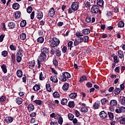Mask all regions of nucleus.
I'll return each mask as SVG.
<instances>
[{
	"label": "nucleus",
	"mask_w": 125,
	"mask_h": 125,
	"mask_svg": "<svg viewBox=\"0 0 125 125\" xmlns=\"http://www.w3.org/2000/svg\"><path fill=\"white\" fill-rule=\"evenodd\" d=\"M74 115L71 113H69L68 115V118L69 120H70V121H73V120L74 119Z\"/></svg>",
	"instance_id": "obj_48"
},
{
	"label": "nucleus",
	"mask_w": 125,
	"mask_h": 125,
	"mask_svg": "<svg viewBox=\"0 0 125 125\" xmlns=\"http://www.w3.org/2000/svg\"><path fill=\"white\" fill-rule=\"evenodd\" d=\"M121 125H125V118L122 117L121 121H120Z\"/></svg>",
	"instance_id": "obj_63"
},
{
	"label": "nucleus",
	"mask_w": 125,
	"mask_h": 125,
	"mask_svg": "<svg viewBox=\"0 0 125 125\" xmlns=\"http://www.w3.org/2000/svg\"><path fill=\"white\" fill-rule=\"evenodd\" d=\"M55 54L58 57H60V56H61V51L59 50H57L56 51Z\"/></svg>",
	"instance_id": "obj_47"
},
{
	"label": "nucleus",
	"mask_w": 125,
	"mask_h": 125,
	"mask_svg": "<svg viewBox=\"0 0 125 125\" xmlns=\"http://www.w3.org/2000/svg\"><path fill=\"white\" fill-rule=\"evenodd\" d=\"M71 7L74 11H77L79 9V2H73L72 3Z\"/></svg>",
	"instance_id": "obj_4"
},
{
	"label": "nucleus",
	"mask_w": 125,
	"mask_h": 125,
	"mask_svg": "<svg viewBox=\"0 0 125 125\" xmlns=\"http://www.w3.org/2000/svg\"><path fill=\"white\" fill-rule=\"evenodd\" d=\"M55 15V10H54V8H51L48 12V16H50V17H53Z\"/></svg>",
	"instance_id": "obj_6"
},
{
	"label": "nucleus",
	"mask_w": 125,
	"mask_h": 125,
	"mask_svg": "<svg viewBox=\"0 0 125 125\" xmlns=\"http://www.w3.org/2000/svg\"><path fill=\"white\" fill-rule=\"evenodd\" d=\"M83 35H88L90 33V29L88 28L84 29L82 30Z\"/></svg>",
	"instance_id": "obj_15"
},
{
	"label": "nucleus",
	"mask_w": 125,
	"mask_h": 125,
	"mask_svg": "<svg viewBox=\"0 0 125 125\" xmlns=\"http://www.w3.org/2000/svg\"><path fill=\"white\" fill-rule=\"evenodd\" d=\"M22 60V57L20 56H18L17 57V62H18V63H20Z\"/></svg>",
	"instance_id": "obj_52"
},
{
	"label": "nucleus",
	"mask_w": 125,
	"mask_h": 125,
	"mask_svg": "<svg viewBox=\"0 0 125 125\" xmlns=\"http://www.w3.org/2000/svg\"><path fill=\"white\" fill-rule=\"evenodd\" d=\"M53 97L54 98H60V94L57 91H55L53 93Z\"/></svg>",
	"instance_id": "obj_19"
},
{
	"label": "nucleus",
	"mask_w": 125,
	"mask_h": 125,
	"mask_svg": "<svg viewBox=\"0 0 125 125\" xmlns=\"http://www.w3.org/2000/svg\"><path fill=\"white\" fill-rule=\"evenodd\" d=\"M37 17L38 19H42V17H43V14H42V11L38 12Z\"/></svg>",
	"instance_id": "obj_20"
},
{
	"label": "nucleus",
	"mask_w": 125,
	"mask_h": 125,
	"mask_svg": "<svg viewBox=\"0 0 125 125\" xmlns=\"http://www.w3.org/2000/svg\"><path fill=\"white\" fill-rule=\"evenodd\" d=\"M73 42L72 41H69L68 43H67V45L68 46V47L69 48L70 50H72V47H73Z\"/></svg>",
	"instance_id": "obj_43"
},
{
	"label": "nucleus",
	"mask_w": 125,
	"mask_h": 125,
	"mask_svg": "<svg viewBox=\"0 0 125 125\" xmlns=\"http://www.w3.org/2000/svg\"><path fill=\"white\" fill-rule=\"evenodd\" d=\"M108 114L110 120L113 121V120H114V114L112 112H108Z\"/></svg>",
	"instance_id": "obj_41"
},
{
	"label": "nucleus",
	"mask_w": 125,
	"mask_h": 125,
	"mask_svg": "<svg viewBox=\"0 0 125 125\" xmlns=\"http://www.w3.org/2000/svg\"><path fill=\"white\" fill-rule=\"evenodd\" d=\"M40 88L41 87L40 85L36 84L33 87V90H34V91H39V90L40 89Z\"/></svg>",
	"instance_id": "obj_33"
},
{
	"label": "nucleus",
	"mask_w": 125,
	"mask_h": 125,
	"mask_svg": "<svg viewBox=\"0 0 125 125\" xmlns=\"http://www.w3.org/2000/svg\"><path fill=\"white\" fill-rule=\"evenodd\" d=\"M9 29H14L15 28V23L13 22H10L8 24Z\"/></svg>",
	"instance_id": "obj_14"
},
{
	"label": "nucleus",
	"mask_w": 125,
	"mask_h": 125,
	"mask_svg": "<svg viewBox=\"0 0 125 125\" xmlns=\"http://www.w3.org/2000/svg\"><path fill=\"white\" fill-rule=\"evenodd\" d=\"M97 4L98 6L103 7L104 6V1H103V0H97Z\"/></svg>",
	"instance_id": "obj_9"
},
{
	"label": "nucleus",
	"mask_w": 125,
	"mask_h": 125,
	"mask_svg": "<svg viewBox=\"0 0 125 125\" xmlns=\"http://www.w3.org/2000/svg\"><path fill=\"white\" fill-rule=\"evenodd\" d=\"M110 104L111 106H116L118 104V102L115 100H112L110 102Z\"/></svg>",
	"instance_id": "obj_21"
},
{
	"label": "nucleus",
	"mask_w": 125,
	"mask_h": 125,
	"mask_svg": "<svg viewBox=\"0 0 125 125\" xmlns=\"http://www.w3.org/2000/svg\"><path fill=\"white\" fill-rule=\"evenodd\" d=\"M49 43L50 46L55 49L56 46L59 45V43H60V41H59V39L56 38H53L50 40Z\"/></svg>",
	"instance_id": "obj_1"
},
{
	"label": "nucleus",
	"mask_w": 125,
	"mask_h": 125,
	"mask_svg": "<svg viewBox=\"0 0 125 125\" xmlns=\"http://www.w3.org/2000/svg\"><path fill=\"white\" fill-rule=\"evenodd\" d=\"M69 83H64L62 87V90H64V91H67V90L69 89Z\"/></svg>",
	"instance_id": "obj_12"
},
{
	"label": "nucleus",
	"mask_w": 125,
	"mask_h": 125,
	"mask_svg": "<svg viewBox=\"0 0 125 125\" xmlns=\"http://www.w3.org/2000/svg\"><path fill=\"white\" fill-rule=\"evenodd\" d=\"M53 63L55 66H58V61L57 60H54L53 61Z\"/></svg>",
	"instance_id": "obj_62"
},
{
	"label": "nucleus",
	"mask_w": 125,
	"mask_h": 125,
	"mask_svg": "<svg viewBox=\"0 0 125 125\" xmlns=\"http://www.w3.org/2000/svg\"><path fill=\"white\" fill-rule=\"evenodd\" d=\"M23 50H22L21 49H20L19 51L17 52V54L18 55H20V56L21 57L23 56Z\"/></svg>",
	"instance_id": "obj_45"
},
{
	"label": "nucleus",
	"mask_w": 125,
	"mask_h": 125,
	"mask_svg": "<svg viewBox=\"0 0 125 125\" xmlns=\"http://www.w3.org/2000/svg\"><path fill=\"white\" fill-rule=\"evenodd\" d=\"M46 88L48 92H51V87L50 84H46Z\"/></svg>",
	"instance_id": "obj_38"
},
{
	"label": "nucleus",
	"mask_w": 125,
	"mask_h": 125,
	"mask_svg": "<svg viewBox=\"0 0 125 125\" xmlns=\"http://www.w3.org/2000/svg\"><path fill=\"white\" fill-rule=\"evenodd\" d=\"M40 81H43L45 79V75L44 73L41 72L39 76Z\"/></svg>",
	"instance_id": "obj_18"
},
{
	"label": "nucleus",
	"mask_w": 125,
	"mask_h": 125,
	"mask_svg": "<svg viewBox=\"0 0 125 125\" xmlns=\"http://www.w3.org/2000/svg\"><path fill=\"white\" fill-rule=\"evenodd\" d=\"M86 22H87V23H91V17H87L86 19Z\"/></svg>",
	"instance_id": "obj_58"
},
{
	"label": "nucleus",
	"mask_w": 125,
	"mask_h": 125,
	"mask_svg": "<svg viewBox=\"0 0 125 125\" xmlns=\"http://www.w3.org/2000/svg\"><path fill=\"white\" fill-rule=\"evenodd\" d=\"M68 107L69 108H74L75 107V102L71 101L68 103Z\"/></svg>",
	"instance_id": "obj_34"
},
{
	"label": "nucleus",
	"mask_w": 125,
	"mask_h": 125,
	"mask_svg": "<svg viewBox=\"0 0 125 125\" xmlns=\"http://www.w3.org/2000/svg\"><path fill=\"white\" fill-rule=\"evenodd\" d=\"M29 65L30 66V67H32V68H34L36 65V62H35V61H32L31 62H29Z\"/></svg>",
	"instance_id": "obj_35"
},
{
	"label": "nucleus",
	"mask_w": 125,
	"mask_h": 125,
	"mask_svg": "<svg viewBox=\"0 0 125 125\" xmlns=\"http://www.w3.org/2000/svg\"><path fill=\"white\" fill-rule=\"evenodd\" d=\"M39 59L40 61H45L46 60V55L41 53L39 56Z\"/></svg>",
	"instance_id": "obj_7"
},
{
	"label": "nucleus",
	"mask_w": 125,
	"mask_h": 125,
	"mask_svg": "<svg viewBox=\"0 0 125 125\" xmlns=\"http://www.w3.org/2000/svg\"><path fill=\"white\" fill-rule=\"evenodd\" d=\"M100 116L102 119H105L107 117V114L105 113V111H102L100 113Z\"/></svg>",
	"instance_id": "obj_16"
},
{
	"label": "nucleus",
	"mask_w": 125,
	"mask_h": 125,
	"mask_svg": "<svg viewBox=\"0 0 125 125\" xmlns=\"http://www.w3.org/2000/svg\"><path fill=\"white\" fill-rule=\"evenodd\" d=\"M113 60L114 63H119V61L118 60V56L115 55L113 57Z\"/></svg>",
	"instance_id": "obj_51"
},
{
	"label": "nucleus",
	"mask_w": 125,
	"mask_h": 125,
	"mask_svg": "<svg viewBox=\"0 0 125 125\" xmlns=\"http://www.w3.org/2000/svg\"><path fill=\"white\" fill-rule=\"evenodd\" d=\"M100 106V103L98 101L96 102L93 105V107L95 108V109H98Z\"/></svg>",
	"instance_id": "obj_29"
},
{
	"label": "nucleus",
	"mask_w": 125,
	"mask_h": 125,
	"mask_svg": "<svg viewBox=\"0 0 125 125\" xmlns=\"http://www.w3.org/2000/svg\"><path fill=\"white\" fill-rule=\"evenodd\" d=\"M27 25V22L25 20H23L21 22L20 26L21 27H25Z\"/></svg>",
	"instance_id": "obj_39"
},
{
	"label": "nucleus",
	"mask_w": 125,
	"mask_h": 125,
	"mask_svg": "<svg viewBox=\"0 0 125 125\" xmlns=\"http://www.w3.org/2000/svg\"><path fill=\"white\" fill-rule=\"evenodd\" d=\"M62 75L61 79L62 82H66V81H68V80L71 78V74H70L69 72H62Z\"/></svg>",
	"instance_id": "obj_2"
},
{
	"label": "nucleus",
	"mask_w": 125,
	"mask_h": 125,
	"mask_svg": "<svg viewBox=\"0 0 125 125\" xmlns=\"http://www.w3.org/2000/svg\"><path fill=\"white\" fill-rule=\"evenodd\" d=\"M32 9L33 8L31 6H29L27 9V12H28V13H31V12H32Z\"/></svg>",
	"instance_id": "obj_56"
},
{
	"label": "nucleus",
	"mask_w": 125,
	"mask_h": 125,
	"mask_svg": "<svg viewBox=\"0 0 125 125\" xmlns=\"http://www.w3.org/2000/svg\"><path fill=\"white\" fill-rule=\"evenodd\" d=\"M118 26L119 28H123L125 27V22L123 21H120L118 23Z\"/></svg>",
	"instance_id": "obj_30"
},
{
	"label": "nucleus",
	"mask_w": 125,
	"mask_h": 125,
	"mask_svg": "<svg viewBox=\"0 0 125 125\" xmlns=\"http://www.w3.org/2000/svg\"><path fill=\"white\" fill-rule=\"evenodd\" d=\"M76 36L78 37V38H80V37H83V32H81L80 31H77L76 32Z\"/></svg>",
	"instance_id": "obj_46"
},
{
	"label": "nucleus",
	"mask_w": 125,
	"mask_h": 125,
	"mask_svg": "<svg viewBox=\"0 0 125 125\" xmlns=\"http://www.w3.org/2000/svg\"><path fill=\"white\" fill-rule=\"evenodd\" d=\"M118 56L119 58H121V59H122V58H124V53L123 52V51L119 50L118 51Z\"/></svg>",
	"instance_id": "obj_25"
},
{
	"label": "nucleus",
	"mask_w": 125,
	"mask_h": 125,
	"mask_svg": "<svg viewBox=\"0 0 125 125\" xmlns=\"http://www.w3.org/2000/svg\"><path fill=\"white\" fill-rule=\"evenodd\" d=\"M58 123L59 125H62L63 124V118H62L61 116V117L58 119Z\"/></svg>",
	"instance_id": "obj_53"
},
{
	"label": "nucleus",
	"mask_w": 125,
	"mask_h": 125,
	"mask_svg": "<svg viewBox=\"0 0 125 125\" xmlns=\"http://www.w3.org/2000/svg\"><path fill=\"white\" fill-rule=\"evenodd\" d=\"M81 111L82 113H86L88 111V107L84 106L81 108Z\"/></svg>",
	"instance_id": "obj_27"
},
{
	"label": "nucleus",
	"mask_w": 125,
	"mask_h": 125,
	"mask_svg": "<svg viewBox=\"0 0 125 125\" xmlns=\"http://www.w3.org/2000/svg\"><path fill=\"white\" fill-rule=\"evenodd\" d=\"M20 7V5H19V4L17 3H15L13 4V8L14 9H19Z\"/></svg>",
	"instance_id": "obj_26"
},
{
	"label": "nucleus",
	"mask_w": 125,
	"mask_h": 125,
	"mask_svg": "<svg viewBox=\"0 0 125 125\" xmlns=\"http://www.w3.org/2000/svg\"><path fill=\"white\" fill-rule=\"evenodd\" d=\"M56 52V51L54 49H51V51H50V54H51V55H54Z\"/></svg>",
	"instance_id": "obj_57"
},
{
	"label": "nucleus",
	"mask_w": 125,
	"mask_h": 125,
	"mask_svg": "<svg viewBox=\"0 0 125 125\" xmlns=\"http://www.w3.org/2000/svg\"><path fill=\"white\" fill-rule=\"evenodd\" d=\"M1 68L4 73V74H6L7 73V69H6V66H5L4 64H2L1 66Z\"/></svg>",
	"instance_id": "obj_32"
},
{
	"label": "nucleus",
	"mask_w": 125,
	"mask_h": 125,
	"mask_svg": "<svg viewBox=\"0 0 125 125\" xmlns=\"http://www.w3.org/2000/svg\"><path fill=\"white\" fill-rule=\"evenodd\" d=\"M115 112L117 114H121V113H125V107L120 106L115 110Z\"/></svg>",
	"instance_id": "obj_5"
},
{
	"label": "nucleus",
	"mask_w": 125,
	"mask_h": 125,
	"mask_svg": "<svg viewBox=\"0 0 125 125\" xmlns=\"http://www.w3.org/2000/svg\"><path fill=\"white\" fill-rule=\"evenodd\" d=\"M50 80L53 82V83H58V79H57V77L56 76H53L50 78Z\"/></svg>",
	"instance_id": "obj_23"
},
{
	"label": "nucleus",
	"mask_w": 125,
	"mask_h": 125,
	"mask_svg": "<svg viewBox=\"0 0 125 125\" xmlns=\"http://www.w3.org/2000/svg\"><path fill=\"white\" fill-rule=\"evenodd\" d=\"M101 102L103 105H105L108 102V100L106 98H104L101 100Z\"/></svg>",
	"instance_id": "obj_44"
},
{
	"label": "nucleus",
	"mask_w": 125,
	"mask_h": 125,
	"mask_svg": "<svg viewBox=\"0 0 125 125\" xmlns=\"http://www.w3.org/2000/svg\"><path fill=\"white\" fill-rule=\"evenodd\" d=\"M21 15V13H20V12H17L15 14V17H16V18H17V19H18V18H20Z\"/></svg>",
	"instance_id": "obj_50"
},
{
	"label": "nucleus",
	"mask_w": 125,
	"mask_h": 125,
	"mask_svg": "<svg viewBox=\"0 0 125 125\" xmlns=\"http://www.w3.org/2000/svg\"><path fill=\"white\" fill-rule=\"evenodd\" d=\"M27 109L29 112L31 111H34V110L35 109V106L33 104H30L27 106Z\"/></svg>",
	"instance_id": "obj_17"
},
{
	"label": "nucleus",
	"mask_w": 125,
	"mask_h": 125,
	"mask_svg": "<svg viewBox=\"0 0 125 125\" xmlns=\"http://www.w3.org/2000/svg\"><path fill=\"white\" fill-rule=\"evenodd\" d=\"M87 78L86 76H83L80 78V79L79 80L80 83H83L84 81H86Z\"/></svg>",
	"instance_id": "obj_42"
},
{
	"label": "nucleus",
	"mask_w": 125,
	"mask_h": 125,
	"mask_svg": "<svg viewBox=\"0 0 125 125\" xmlns=\"http://www.w3.org/2000/svg\"><path fill=\"white\" fill-rule=\"evenodd\" d=\"M61 104L62 105H66L67 104V103H68V100H67V99H62L61 100Z\"/></svg>",
	"instance_id": "obj_31"
},
{
	"label": "nucleus",
	"mask_w": 125,
	"mask_h": 125,
	"mask_svg": "<svg viewBox=\"0 0 125 125\" xmlns=\"http://www.w3.org/2000/svg\"><path fill=\"white\" fill-rule=\"evenodd\" d=\"M62 50L63 53H66V52H67V47L63 46Z\"/></svg>",
	"instance_id": "obj_60"
},
{
	"label": "nucleus",
	"mask_w": 125,
	"mask_h": 125,
	"mask_svg": "<svg viewBox=\"0 0 125 125\" xmlns=\"http://www.w3.org/2000/svg\"><path fill=\"white\" fill-rule=\"evenodd\" d=\"M30 18L32 20L35 18V11H33L32 12V13L30 14Z\"/></svg>",
	"instance_id": "obj_61"
},
{
	"label": "nucleus",
	"mask_w": 125,
	"mask_h": 125,
	"mask_svg": "<svg viewBox=\"0 0 125 125\" xmlns=\"http://www.w3.org/2000/svg\"><path fill=\"white\" fill-rule=\"evenodd\" d=\"M5 122L6 124H9V123H12L13 122V118L11 117H7L5 119Z\"/></svg>",
	"instance_id": "obj_10"
},
{
	"label": "nucleus",
	"mask_w": 125,
	"mask_h": 125,
	"mask_svg": "<svg viewBox=\"0 0 125 125\" xmlns=\"http://www.w3.org/2000/svg\"><path fill=\"white\" fill-rule=\"evenodd\" d=\"M120 101L122 105H123V106H125V97H124V96L120 97Z\"/></svg>",
	"instance_id": "obj_11"
},
{
	"label": "nucleus",
	"mask_w": 125,
	"mask_h": 125,
	"mask_svg": "<svg viewBox=\"0 0 125 125\" xmlns=\"http://www.w3.org/2000/svg\"><path fill=\"white\" fill-rule=\"evenodd\" d=\"M87 87H92V83L90 82H88L86 83Z\"/></svg>",
	"instance_id": "obj_64"
},
{
	"label": "nucleus",
	"mask_w": 125,
	"mask_h": 125,
	"mask_svg": "<svg viewBox=\"0 0 125 125\" xmlns=\"http://www.w3.org/2000/svg\"><path fill=\"white\" fill-rule=\"evenodd\" d=\"M17 75L19 78H22V76H23V72H22V70H18Z\"/></svg>",
	"instance_id": "obj_22"
},
{
	"label": "nucleus",
	"mask_w": 125,
	"mask_h": 125,
	"mask_svg": "<svg viewBox=\"0 0 125 125\" xmlns=\"http://www.w3.org/2000/svg\"><path fill=\"white\" fill-rule=\"evenodd\" d=\"M80 43L77 40V38L75 39V41L74 42V46H77V45H79Z\"/></svg>",
	"instance_id": "obj_54"
},
{
	"label": "nucleus",
	"mask_w": 125,
	"mask_h": 125,
	"mask_svg": "<svg viewBox=\"0 0 125 125\" xmlns=\"http://www.w3.org/2000/svg\"><path fill=\"white\" fill-rule=\"evenodd\" d=\"M1 55L3 56V57H6L7 56V51H3L1 53Z\"/></svg>",
	"instance_id": "obj_55"
},
{
	"label": "nucleus",
	"mask_w": 125,
	"mask_h": 125,
	"mask_svg": "<svg viewBox=\"0 0 125 125\" xmlns=\"http://www.w3.org/2000/svg\"><path fill=\"white\" fill-rule=\"evenodd\" d=\"M121 93V89L120 88H116L114 90V94L115 95H119Z\"/></svg>",
	"instance_id": "obj_28"
},
{
	"label": "nucleus",
	"mask_w": 125,
	"mask_h": 125,
	"mask_svg": "<svg viewBox=\"0 0 125 125\" xmlns=\"http://www.w3.org/2000/svg\"><path fill=\"white\" fill-rule=\"evenodd\" d=\"M34 103L37 105H42V101L41 100H35Z\"/></svg>",
	"instance_id": "obj_49"
},
{
	"label": "nucleus",
	"mask_w": 125,
	"mask_h": 125,
	"mask_svg": "<svg viewBox=\"0 0 125 125\" xmlns=\"http://www.w3.org/2000/svg\"><path fill=\"white\" fill-rule=\"evenodd\" d=\"M91 13L93 14H97L98 12L100 14H101V10L99 9V7H98L97 5H93L90 10Z\"/></svg>",
	"instance_id": "obj_3"
},
{
	"label": "nucleus",
	"mask_w": 125,
	"mask_h": 125,
	"mask_svg": "<svg viewBox=\"0 0 125 125\" xmlns=\"http://www.w3.org/2000/svg\"><path fill=\"white\" fill-rule=\"evenodd\" d=\"M49 52V50H48V48L44 47L41 50V53L43 54H47Z\"/></svg>",
	"instance_id": "obj_8"
},
{
	"label": "nucleus",
	"mask_w": 125,
	"mask_h": 125,
	"mask_svg": "<svg viewBox=\"0 0 125 125\" xmlns=\"http://www.w3.org/2000/svg\"><path fill=\"white\" fill-rule=\"evenodd\" d=\"M26 34L21 33L20 35V39H21V40H22V41L26 40Z\"/></svg>",
	"instance_id": "obj_40"
},
{
	"label": "nucleus",
	"mask_w": 125,
	"mask_h": 125,
	"mask_svg": "<svg viewBox=\"0 0 125 125\" xmlns=\"http://www.w3.org/2000/svg\"><path fill=\"white\" fill-rule=\"evenodd\" d=\"M16 102L17 104H18V105H20V104H22L23 101L22 100V99H21V98H18L16 100Z\"/></svg>",
	"instance_id": "obj_24"
},
{
	"label": "nucleus",
	"mask_w": 125,
	"mask_h": 125,
	"mask_svg": "<svg viewBox=\"0 0 125 125\" xmlns=\"http://www.w3.org/2000/svg\"><path fill=\"white\" fill-rule=\"evenodd\" d=\"M90 7V2L87 1L86 3L85 4V7L86 8H88V7Z\"/></svg>",
	"instance_id": "obj_59"
},
{
	"label": "nucleus",
	"mask_w": 125,
	"mask_h": 125,
	"mask_svg": "<svg viewBox=\"0 0 125 125\" xmlns=\"http://www.w3.org/2000/svg\"><path fill=\"white\" fill-rule=\"evenodd\" d=\"M77 96L78 94H77L76 93H72L69 95V98H70L71 99H76Z\"/></svg>",
	"instance_id": "obj_13"
},
{
	"label": "nucleus",
	"mask_w": 125,
	"mask_h": 125,
	"mask_svg": "<svg viewBox=\"0 0 125 125\" xmlns=\"http://www.w3.org/2000/svg\"><path fill=\"white\" fill-rule=\"evenodd\" d=\"M83 42H88V40H89V37L88 36H84L83 38Z\"/></svg>",
	"instance_id": "obj_36"
},
{
	"label": "nucleus",
	"mask_w": 125,
	"mask_h": 125,
	"mask_svg": "<svg viewBox=\"0 0 125 125\" xmlns=\"http://www.w3.org/2000/svg\"><path fill=\"white\" fill-rule=\"evenodd\" d=\"M37 41L38 42H40V43H42L44 42V38L42 37H40L37 39Z\"/></svg>",
	"instance_id": "obj_37"
}]
</instances>
